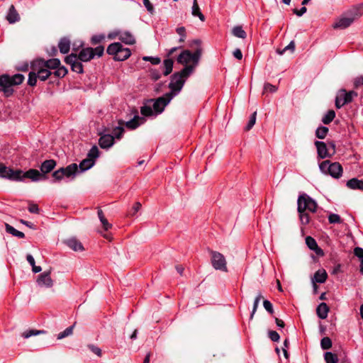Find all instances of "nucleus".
Here are the masks:
<instances>
[{
  "mask_svg": "<svg viewBox=\"0 0 363 363\" xmlns=\"http://www.w3.org/2000/svg\"><path fill=\"white\" fill-rule=\"evenodd\" d=\"M363 15V4L352 6L345 11L333 23L335 29H345Z\"/></svg>",
  "mask_w": 363,
  "mask_h": 363,
  "instance_id": "f257e3e1",
  "label": "nucleus"
},
{
  "mask_svg": "<svg viewBox=\"0 0 363 363\" xmlns=\"http://www.w3.org/2000/svg\"><path fill=\"white\" fill-rule=\"evenodd\" d=\"M193 70L194 67L188 65L180 72L172 74L169 84V88L171 89V91L167 94H174V97L177 95L182 90L187 77L193 72Z\"/></svg>",
  "mask_w": 363,
  "mask_h": 363,
  "instance_id": "f03ea898",
  "label": "nucleus"
},
{
  "mask_svg": "<svg viewBox=\"0 0 363 363\" xmlns=\"http://www.w3.org/2000/svg\"><path fill=\"white\" fill-rule=\"evenodd\" d=\"M24 80V76L21 74H16L13 76L3 74L0 76V91H2L6 96H10L13 93V86L21 84Z\"/></svg>",
  "mask_w": 363,
  "mask_h": 363,
  "instance_id": "7ed1b4c3",
  "label": "nucleus"
},
{
  "mask_svg": "<svg viewBox=\"0 0 363 363\" xmlns=\"http://www.w3.org/2000/svg\"><path fill=\"white\" fill-rule=\"evenodd\" d=\"M201 43V42L199 40H193L190 46L194 48V45H196L195 51L193 53L188 50L183 51L178 56L177 62L182 65H186L190 62H193L196 65L199 62L202 53Z\"/></svg>",
  "mask_w": 363,
  "mask_h": 363,
  "instance_id": "20e7f679",
  "label": "nucleus"
},
{
  "mask_svg": "<svg viewBox=\"0 0 363 363\" xmlns=\"http://www.w3.org/2000/svg\"><path fill=\"white\" fill-rule=\"evenodd\" d=\"M106 52L108 55H113L116 61H124L131 55L130 50L124 48L120 43H113L109 45Z\"/></svg>",
  "mask_w": 363,
  "mask_h": 363,
  "instance_id": "39448f33",
  "label": "nucleus"
},
{
  "mask_svg": "<svg viewBox=\"0 0 363 363\" xmlns=\"http://www.w3.org/2000/svg\"><path fill=\"white\" fill-rule=\"evenodd\" d=\"M77 172L78 166L75 163H72L66 167H61L52 173V182H60L65 178L72 179Z\"/></svg>",
  "mask_w": 363,
  "mask_h": 363,
  "instance_id": "423d86ee",
  "label": "nucleus"
},
{
  "mask_svg": "<svg viewBox=\"0 0 363 363\" xmlns=\"http://www.w3.org/2000/svg\"><path fill=\"white\" fill-rule=\"evenodd\" d=\"M319 168L322 173L329 174L334 178L342 176V167L338 162L331 163L329 160H325L319 164Z\"/></svg>",
  "mask_w": 363,
  "mask_h": 363,
  "instance_id": "0eeeda50",
  "label": "nucleus"
},
{
  "mask_svg": "<svg viewBox=\"0 0 363 363\" xmlns=\"http://www.w3.org/2000/svg\"><path fill=\"white\" fill-rule=\"evenodd\" d=\"M317 203L310 196L306 194L299 196L298 199V211L308 210L309 211L314 213L316 211Z\"/></svg>",
  "mask_w": 363,
  "mask_h": 363,
  "instance_id": "6e6552de",
  "label": "nucleus"
},
{
  "mask_svg": "<svg viewBox=\"0 0 363 363\" xmlns=\"http://www.w3.org/2000/svg\"><path fill=\"white\" fill-rule=\"evenodd\" d=\"M211 261L213 267L216 270L227 272V262L224 255L217 251L211 250Z\"/></svg>",
  "mask_w": 363,
  "mask_h": 363,
  "instance_id": "1a4fd4ad",
  "label": "nucleus"
},
{
  "mask_svg": "<svg viewBox=\"0 0 363 363\" xmlns=\"http://www.w3.org/2000/svg\"><path fill=\"white\" fill-rule=\"evenodd\" d=\"M357 94L354 91L347 92L345 89H341L337 92L335 99V106L337 108H340L345 104L351 102Z\"/></svg>",
  "mask_w": 363,
  "mask_h": 363,
  "instance_id": "9d476101",
  "label": "nucleus"
},
{
  "mask_svg": "<svg viewBox=\"0 0 363 363\" xmlns=\"http://www.w3.org/2000/svg\"><path fill=\"white\" fill-rule=\"evenodd\" d=\"M173 98L174 94H165L164 96L157 98L154 101L153 110L157 113H161Z\"/></svg>",
  "mask_w": 363,
  "mask_h": 363,
  "instance_id": "9b49d317",
  "label": "nucleus"
},
{
  "mask_svg": "<svg viewBox=\"0 0 363 363\" xmlns=\"http://www.w3.org/2000/svg\"><path fill=\"white\" fill-rule=\"evenodd\" d=\"M21 173L20 169L13 170L0 163V178L16 181L20 179Z\"/></svg>",
  "mask_w": 363,
  "mask_h": 363,
  "instance_id": "f8f14e48",
  "label": "nucleus"
},
{
  "mask_svg": "<svg viewBox=\"0 0 363 363\" xmlns=\"http://www.w3.org/2000/svg\"><path fill=\"white\" fill-rule=\"evenodd\" d=\"M21 172L19 175L20 179L16 180L17 182L23 181L25 178H28L33 182H38L40 180L45 179L46 176H44L41 172L35 169H30L26 172L20 170Z\"/></svg>",
  "mask_w": 363,
  "mask_h": 363,
  "instance_id": "ddd939ff",
  "label": "nucleus"
},
{
  "mask_svg": "<svg viewBox=\"0 0 363 363\" xmlns=\"http://www.w3.org/2000/svg\"><path fill=\"white\" fill-rule=\"evenodd\" d=\"M65 62L71 66V69L73 72L79 74L83 73V65L82 61L77 59V55L72 53L67 56L65 60Z\"/></svg>",
  "mask_w": 363,
  "mask_h": 363,
  "instance_id": "4468645a",
  "label": "nucleus"
},
{
  "mask_svg": "<svg viewBox=\"0 0 363 363\" xmlns=\"http://www.w3.org/2000/svg\"><path fill=\"white\" fill-rule=\"evenodd\" d=\"M31 69L36 71L38 78L41 81H45L51 74V72L48 68L41 65L40 62L35 60L31 63Z\"/></svg>",
  "mask_w": 363,
  "mask_h": 363,
  "instance_id": "2eb2a0df",
  "label": "nucleus"
},
{
  "mask_svg": "<svg viewBox=\"0 0 363 363\" xmlns=\"http://www.w3.org/2000/svg\"><path fill=\"white\" fill-rule=\"evenodd\" d=\"M315 145L317 148L318 157L320 159H325L327 157H331L333 155V152L330 151V148L328 147L327 144L322 141H315Z\"/></svg>",
  "mask_w": 363,
  "mask_h": 363,
  "instance_id": "dca6fc26",
  "label": "nucleus"
},
{
  "mask_svg": "<svg viewBox=\"0 0 363 363\" xmlns=\"http://www.w3.org/2000/svg\"><path fill=\"white\" fill-rule=\"evenodd\" d=\"M50 271H48L40 274L37 279L38 284L48 288L52 286L53 281L50 277Z\"/></svg>",
  "mask_w": 363,
  "mask_h": 363,
  "instance_id": "f3484780",
  "label": "nucleus"
},
{
  "mask_svg": "<svg viewBox=\"0 0 363 363\" xmlns=\"http://www.w3.org/2000/svg\"><path fill=\"white\" fill-rule=\"evenodd\" d=\"M116 35L118 39L125 44L133 45L135 43V38L134 35L129 31H117Z\"/></svg>",
  "mask_w": 363,
  "mask_h": 363,
  "instance_id": "a211bd4d",
  "label": "nucleus"
},
{
  "mask_svg": "<svg viewBox=\"0 0 363 363\" xmlns=\"http://www.w3.org/2000/svg\"><path fill=\"white\" fill-rule=\"evenodd\" d=\"M114 144V137L110 134L101 135L99 140V145L102 149H108Z\"/></svg>",
  "mask_w": 363,
  "mask_h": 363,
  "instance_id": "6ab92c4d",
  "label": "nucleus"
},
{
  "mask_svg": "<svg viewBox=\"0 0 363 363\" xmlns=\"http://www.w3.org/2000/svg\"><path fill=\"white\" fill-rule=\"evenodd\" d=\"M94 57V48H86L82 49L77 55V59L82 62H89Z\"/></svg>",
  "mask_w": 363,
  "mask_h": 363,
  "instance_id": "aec40b11",
  "label": "nucleus"
},
{
  "mask_svg": "<svg viewBox=\"0 0 363 363\" xmlns=\"http://www.w3.org/2000/svg\"><path fill=\"white\" fill-rule=\"evenodd\" d=\"M56 164V161L54 160H47L44 161L40 167L41 174L45 176L46 174L50 173L54 169Z\"/></svg>",
  "mask_w": 363,
  "mask_h": 363,
  "instance_id": "412c9836",
  "label": "nucleus"
},
{
  "mask_svg": "<svg viewBox=\"0 0 363 363\" xmlns=\"http://www.w3.org/2000/svg\"><path fill=\"white\" fill-rule=\"evenodd\" d=\"M306 243L307 245V246L312 250L315 251V253L318 255H323V251L322 249H320L315 240L311 237V236H308L306 237Z\"/></svg>",
  "mask_w": 363,
  "mask_h": 363,
  "instance_id": "4be33fe9",
  "label": "nucleus"
},
{
  "mask_svg": "<svg viewBox=\"0 0 363 363\" xmlns=\"http://www.w3.org/2000/svg\"><path fill=\"white\" fill-rule=\"evenodd\" d=\"M144 121V118L140 117L138 115H135L133 119L124 123V124L128 128L134 130L137 128L140 124L143 123Z\"/></svg>",
  "mask_w": 363,
  "mask_h": 363,
  "instance_id": "5701e85b",
  "label": "nucleus"
},
{
  "mask_svg": "<svg viewBox=\"0 0 363 363\" xmlns=\"http://www.w3.org/2000/svg\"><path fill=\"white\" fill-rule=\"evenodd\" d=\"M6 20L10 23H14L16 22H18L20 20V16L17 11L16 10L13 5H11L9 7V9L8 11L7 15H6Z\"/></svg>",
  "mask_w": 363,
  "mask_h": 363,
  "instance_id": "b1692460",
  "label": "nucleus"
},
{
  "mask_svg": "<svg viewBox=\"0 0 363 363\" xmlns=\"http://www.w3.org/2000/svg\"><path fill=\"white\" fill-rule=\"evenodd\" d=\"M65 244L74 251H82L84 247L82 244L76 238H69L65 241Z\"/></svg>",
  "mask_w": 363,
  "mask_h": 363,
  "instance_id": "393cba45",
  "label": "nucleus"
},
{
  "mask_svg": "<svg viewBox=\"0 0 363 363\" xmlns=\"http://www.w3.org/2000/svg\"><path fill=\"white\" fill-rule=\"evenodd\" d=\"M328 278V274L326 271L323 269H318L314 274L313 278L312 279V282H316L323 284L325 282Z\"/></svg>",
  "mask_w": 363,
  "mask_h": 363,
  "instance_id": "a878e982",
  "label": "nucleus"
},
{
  "mask_svg": "<svg viewBox=\"0 0 363 363\" xmlns=\"http://www.w3.org/2000/svg\"><path fill=\"white\" fill-rule=\"evenodd\" d=\"M329 307L325 303H320L316 308L317 315L320 319H325L328 317Z\"/></svg>",
  "mask_w": 363,
  "mask_h": 363,
  "instance_id": "bb28decb",
  "label": "nucleus"
},
{
  "mask_svg": "<svg viewBox=\"0 0 363 363\" xmlns=\"http://www.w3.org/2000/svg\"><path fill=\"white\" fill-rule=\"evenodd\" d=\"M38 60L40 62L41 65L45 67L48 69H56L60 65V61L59 59L57 58L50 59L47 61H45L43 60Z\"/></svg>",
  "mask_w": 363,
  "mask_h": 363,
  "instance_id": "cd10ccee",
  "label": "nucleus"
},
{
  "mask_svg": "<svg viewBox=\"0 0 363 363\" xmlns=\"http://www.w3.org/2000/svg\"><path fill=\"white\" fill-rule=\"evenodd\" d=\"M347 186L352 189L363 190V181L353 178L347 181Z\"/></svg>",
  "mask_w": 363,
  "mask_h": 363,
  "instance_id": "c85d7f7f",
  "label": "nucleus"
},
{
  "mask_svg": "<svg viewBox=\"0 0 363 363\" xmlns=\"http://www.w3.org/2000/svg\"><path fill=\"white\" fill-rule=\"evenodd\" d=\"M58 47L61 53H67L70 49L69 40L66 38H62L59 42Z\"/></svg>",
  "mask_w": 363,
  "mask_h": 363,
  "instance_id": "c756f323",
  "label": "nucleus"
},
{
  "mask_svg": "<svg viewBox=\"0 0 363 363\" xmlns=\"http://www.w3.org/2000/svg\"><path fill=\"white\" fill-rule=\"evenodd\" d=\"M191 14L194 16H197L201 21H205V16L201 13L199 6L198 4L197 0H193V6H192V10H191Z\"/></svg>",
  "mask_w": 363,
  "mask_h": 363,
  "instance_id": "7c9ffc66",
  "label": "nucleus"
},
{
  "mask_svg": "<svg viewBox=\"0 0 363 363\" xmlns=\"http://www.w3.org/2000/svg\"><path fill=\"white\" fill-rule=\"evenodd\" d=\"M94 161L91 159L86 158L83 160L79 165V168L80 169L79 172H83L86 170L89 169L94 166Z\"/></svg>",
  "mask_w": 363,
  "mask_h": 363,
  "instance_id": "2f4dec72",
  "label": "nucleus"
},
{
  "mask_svg": "<svg viewBox=\"0 0 363 363\" xmlns=\"http://www.w3.org/2000/svg\"><path fill=\"white\" fill-rule=\"evenodd\" d=\"M6 230L8 233L11 234L12 235L18 238H23L25 237V235L23 232L16 230L9 224H6Z\"/></svg>",
  "mask_w": 363,
  "mask_h": 363,
  "instance_id": "473e14b6",
  "label": "nucleus"
},
{
  "mask_svg": "<svg viewBox=\"0 0 363 363\" xmlns=\"http://www.w3.org/2000/svg\"><path fill=\"white\" fill-rule=\"evenodd\" d=\"M119 126L116 127L113 130V134L114 135V138L121 139L124 133V128L122 125L124 124V121L122 120L118 121Z\"/></svg>",
  "mask_w": 363,
  "mask_h": 363,
  "instance_id": "72a5a7b5",
  "label": "nucleus"
},
{
  "mask_svg": "<svg viewBox=\"0 0 363 363\" xmlns=\"http://www.w3.org/2000/svg\"><path fill=\"white\" fill-rule=\"evenodd\" d=\"M232 33L234 36L242 39H245L247 37L246 32L242 29V27L240 26H235L232 30Z\"/></svg>",
  "mask_w": 363,
  "mask_h": 363,
  "instance_id": "f704fd0d",
  "label": "nucleus"
},
{
  "mask_svg": "<svg viewBox=\"0 0 363 363\" xmlns=\"http://www.w3.org/2000/svg\"><path fill=\"white\" fill-rule=\"evenodd\" d=\"M174 62L172 59H166L163 62L164 66V75L167 76L169 74L173 68Z\"/></svg>",
  "mask_w": 363,
  "mask_h": 363,
  "instance_id": "c9c22d12",
  "label": "nucleus"
},
{
  "mask_svg": "<svg viewBox=\"0 0 363 363\" xmlns=\"http://www.w3.org/2000/svg\"><path fill=\"white\" fill-rule=\"evenodd\" d=\"M335 117V112L333 110H329L322 118V122L328 125L330 123Z\"/></svg>",
  "mask_w": 363,
  "mask_h": 363,
  "instance_id": "e433bc0d",
  "label": "nucleus"
},
{
  "mask_svg": "<svg viewBox=\"0 0 363 363\" xmlns=\"http://www.w3.org/2000/svg\"><path fill=\"white\" fill-rule=\"evenodd\" d=\"M328 131V128L319 126L315 130V136L319 139H324L327 136Z\"/></svg>",
  "mask_w": 363,
  "mask_h": 363,
  "instance_id": "4c0bfd02",
  "label": "nucleus"
},
{
  "mask_svg": "<svg viewBox=\"0 0 363 363\" xmlns=\"http://www.w3.org/2000/svg\"><path fill=\"white\" fill-rule=\"evenodd\" d=\"M38 78L36 71L33 70L28 74V84L30 86L36 85L37 79Z\"/></svg>",
  "mask_w": 363,
  "mask_h": 363,
  "instance_id": "58836bf2",
  "label": "nucleus"
},
{
  "mask_svg": "<svg viewBox=\"0 0 363 363\" xmlns=\"http://www.w3.org/2000/svg\"><path fill=\"white\" fill-rule=\"evenodd\" d=\"M75 323H74L72 325L67 328L64 331L60 333L57 335V339L61 340L63 339L69 335H71L73 333V329L74 328Z\"/></svg>",
  "mask_w": 363,
  "mask_h": 363,
  "instance_id": "ea45409f",
  "label": "nucleus"
},
{
  "mask_svg": "<svg viewBox=\"0 0 363 363\" xmlns=\"http://www.w3.org/2000/svg\"><path fill=\"white\" fill-rule=\"evenodd\" d=\"M324 357L326 363H337L338 360L337 355L330 352H325Z\"/></svg>",
  "mask_w": 363,
  "mask_h": 363,
  "instance_id": "a19ab883",
  "label": "nucleus"
},
{
  "mask_svg": "<svg viewBox=\"0 0 363 363\" xmlns=\"http://www.w3.org/2000/svg\"><path fill=\"white\" fill-rule=\"evenodd\" d=\"M45 333V330H27V331L24 332L22 334V336L24 338H28V337H30L31 336L37 335H40V334H43Z\"/></svg>",
  "mask_w": 363,
  "mask_h": 363,
  "instance_id": "79ce46f5",
  "label": "nucleus"
},
{
  "mask_svg": "<svg viewBox=\"0 0 363 363\" xmlns=\"http://www.w3.org/2000/svg\"><path fill=\"white\" fill-rule=\"evenodd\" d=\"M99 156V150L96 145H94L88 153V159H91L94 161Z\"/></svg>",
  "mask_w": 363,
  "mask_h": 363,
  "instance_id": "37998d69",
  "label": "nucleus"
},
{
  "mask_svg": "<svg viewBox=\"0 0 363 363\" xmlns=\"http://www.w3.org/2000/svg\"><path fill=\"white\" fill-rule=\"evenodd\" d=\"M294 50H295V43H294V41H291L290 43L287 46H286L284 49H282V50L277 49V52L279 55H283L287 50H289L291 52H294Z\"/></svg>",
  "mask_w": 363,
  "mask_h": 363,
  "instance_id": "c03bdc74",
  "label": "nucleus"
},
{
  "mask_svg": "<svg viewBox=\"0 0 363 363\" xmlns=\"http://www.w3.org/2000/svg\"><path fill=\"white\" fill-rule=\"evenodd\" d=\"M320 346L323 350H328L332 347V341L330 337H325L320 341Z\"/></svg>",
  "mask_w": 363,
  "mask_h": 363,
  "instance_id": "a18cd8bd",
  "label": "nucleus"
},
{
  "mask_svg": "<svg viewBox=\"0 0 363 363\" xmlns=\"http://www.w3.org/2000/svg\"><path fill=\"white\" fill-rule=\"evenodd\" d=\"M67 73V69L64 66H59L54 72V74L57 77H64Z\"/></svg>",
  "mask_w": 363,
  "mask_h": 363,
  "instance_id": "49530a36",
  "label": "nucleus"
},
{
  "mask_svg": "<svg viewBox=\"0 0 363 363\" xmlns=\"http://www.w3.org/2000/svg\"><path fill=\"white\" fill-rule=\"evenodd\" d=\"M262 294H258L257 296H256L255 299V301H254V304H253V308H252V311L251 313V315H250V319H252L253 318V316L257 309V307H258V305H259V301L260 299L262 298Z\"/></svg>",
  "mask_w": 363,
  "mask_h": 363,
  "instance_id": "de8ad7c7",
  "label": "nucleus"
},
{
  "mask_svg": "<svg viewBox=\"0 0 363 363\" xmlns=\"http://www.w3.org/2000/svg\"><path fill=\"white\" fill-rule=\"evenodd\" d=\"M140 113L143 116H150L153 113V110L150 106H143L140 108Z\"/></svg>",
  "mask_w": 363,
  "mask_h": 363,
  "instance_id": "09e8293b",
  "label": "nucleus"
},
{
  "mask_svg": "<svg viewBox=\"0 0 363 363\" xmlns=\"http://www.w3.org/2000/svg\"><path fill=\"white\" fill-rule=\"evenodd\" d=\"M141 203L140 202H135L132 207V209L128 212V216H134L141 208Z\"/></svg>",
  "mask_w": 363,
  "mask_h": 363,
  "instance_id": "8fccbe9b",
  "label": "nucleus"
},
{
  "mask_svg": "<svg viewBox=\"0 0 363 363\" xmlns=\"http://www.w3.org/2000/svg\"><path fill=\"white\" fill-rule=\"evenodd\" d=\"M256 116H257V112L255 111L250 116V120L247 124V126L245 128L246 130H250L255 124L256 122Z\"/></svg>",
  "mask_w": 363,
  "mask_h": 363,
  "instance_id": "3c124183",
  "label": "nucleus"
},
{
  "mask_svg": "<svg viewBox=\"0 0 363 363\" xmlns=\"http://www.w3.org/2000/svg\"><path fill=\"white\" fill-rule=\"evenodd\" d=\"M328 221L330 223H342L340 216L335 213H331L328 216Z\"/></svg>",
  "mask_w": 363,
  "mask_h": 363,
  "instance_id": "603ef678",
  "label": "nucleus"
},
{
  "mask_svg": "<svg viewBox=\"0 0 363 363\" xmlns=\"http://www.w3.org/2000/svg\"><path fill=\"white\" fill-rule=\"evenodd\" d=\"M105 35L103 34L95 35L91 37V42L93 45H97L104 40Z\"/></svg>",
  "mask_w": 363,
  "mask_h": 363,
  "instance_id": "864d4df0",
  "label": "nucleus"
},
{
  "mask_svg": "<svg viewBox=\"0 0 363 363\" xmlns=\"http://www.w3.org/2000/svg\"><path fill=\"white\" fill-rule=\"evenodd\" d=\"M177 33L180 35L179 42L183 43L186 38V29L184 27H179L176 30Z\"/></svg>",
  "mask_w": 363,
  "mask_h": 363,
  "instance_id": "5fc2aeb1",
  "label": "nucleus"
},
{
  "mask_svg": "<svg viewBox=\"0 0 363 363\" xmlns=\"http://www.w3.org/2000/svg\"><path fill=\"white\" fill-rule=\"evenodd\" d=\"M300 214V220L303 224H308L310 220L309 215L305 212V211H301V212H298Z\"/></svg>",
  "mask_w": 363,
  "mask_h": 363,
  "instance_id": "6e6d98bb",
  "label": "nucleus"
},
{
  "mask_svg": "<svg viewBox=\"0 0 363 363\" xmlns=\"http://www.w3.org/2000/svg\"><path fill=\"white\" fill-rule=\"evenodd\" d=\"M263 306L265 310L269 312L270 314L274 313V309L272 303L268 300H264L263 302Z\"/></svg>",
  "mask_w": 363,
  "mask_h": 363,
  "instance_id": "4d7b16f0",
  "label": "nucleus"
},
{
  "mask_svg": "<svg viewBox=\"0 0 363 363\" xmlns=\"http://www.w3.org/2000/svg\"><path fill=\"white\" fill-rule=\"evenodd\" d=\"M269 337L273 341V342H278L280 339V336L279 333L274 330H270L269 331Z\"/></svg>",
  "mask_w": 363,
  "mask_h": 363,
  "instance_id": "13d9d810",
  "label": "nucleus"
},
{
  "mask_svg": "<svg viewBox=\"0 0 363 363\" xmlns=\"http://www.w3.org/2000/svg\"><path fill=\"white\" fill-rule=\"evenodd\" d=\"M277 90V87L269 84V83H266L264 84V92L269 91L271 93H274V92H276Z\"/></svg>",
  "mask_w": 363,
  "mask_h": 363,
  "instance_id": "bf43d9fd",
  "label": "nucleus"
},
{
  "mask_svg": "<svg viewBox=\"0 0 363 363\" xmlns=\"http://www.w3.org/2000/svg\"><path fill=\"white\" fill-rule=\"evenodd\" d=\"M143 60L149 61L152 65H158L161 62V60L159 57H149V56L144 57Z\"/></svg>",
  "mask_w": 363,
  "mask_h": 363,
  "instance_id": "052dcab7",
  "label": "nucleus"
},
{
  "mask_svg": "<svg viewBox=\"0 0 363 363\" xmlns=\"http://www.w3.org/2000/svg\"><path fill=\"white\" fill-rule=\"evenodd\" d=\"M88 347L93 353H94L97 356H101V350L97 346H95L94 345H89Z\"/></svg>",
  "mask_w": 363,
  "mask_h": 363,
  "instance_id": "680f3d73",
  "label": "nucleus"
},
{
  "mask_svg": "<svg viewBox=\"0 0 363 363\" xmlns=\"http://www.w3.org/2000/svg\"><path fill=\"white\" fill-rule=\"evenodd\" d=\"M143 2L145 8L147 9V11L150 13H153L155 9L152 4L150 3V0H143Z\"/></svg>",
  "mask_w": 363,
  "mask_h": 363,
  "instance_id": "e2e57ef3",
  "label": "nucleus"
},
{
  "mask_svg": "<svg viewBox=\"0 0 363 363\" xmlns=\"http://www.w3.org/2000/svg\"><path fill=\"white\" fill-rule=\"evenodd\" d=\"M104 46H101V45L97 46L96 48H95L94 49V57L95 56H98V57L102 56L104 54Z\"/></svg>",
  "mask_w": 363,
  "mask_h": 363,
  "instance_id": "0e129e2a",
  "label": "nucleus"
},
{
  "mask_svg": "<svg viewBox=\"0 0 363 363\" xmlns=\"http://www.w3.org/2000/svg\"><path fill=\"white\" fill-rule=\"evenodd\" d=\"M28 211L31 213H39L40 209L37 204L30 203L28 206Z\"/></svg>",
  "mask_w": 363,
  "mask_h": 363,
  "instance_id": "69168bd1",
  "label": "nucleus"
},
{
  "mask_svg": "<svg viewBox=\"0 0 363 363\" xmlns=\"http://www.w3.org/2000/svg\"><path fill=\"white\" fill-rule=\"evenodd\" d=\"M354 254L361 260L362 259H363V248L359 247H355L354 250Z\"/></svg>",
  "mask_w": 363,
  "mask_h": 363,
  "instance_id": "338daca9",
  "label": "nucleus"
},
{
  "mask_svg": "<svg viewBox=\"0 0 363 363\" xmlns=\"http://www.w3.org/2000/svg\"><path fill=\"white\" fill-rule=\"evenodd\" d=\"M100 221L102 223L103 228L105 230H108V229H110L112 227V225L108 223V221L107 220V219L106 218L101 220Z\"/></svg>",
  "mask_w": 363,
  "mask_h": 363,
  "instance_id": "774afa93",
  "label": "nucleus"
}]
</instances>
